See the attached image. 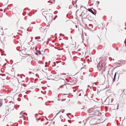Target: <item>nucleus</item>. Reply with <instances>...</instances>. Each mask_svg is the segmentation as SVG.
Wrapping results in <instances>:
<instances>
[{
  "instance_id": "f257e3e1",
  "label": "nucleus",
  "mask_w": 126,
  "mask_h": 126,
  "mask_svg": "<svg viewBox=\"0 0 126 126\" xmlns=\"http://www.w3.org/2000/svg\"><path fill=\"white\" fill-rule=\"evenodd\" d=\"M88 111L89 114L91 115V117L99 116L100 114L99 108L97 107L96 106L88 109Z\"/></svg>"
},
{
  "instance_id": "f03ea898",
  "label": "nucleus",
  "mask_w": 126,
  "mask_h": 126,
  "mask_svg": "<svg viewBox=\"0 0 126 126\" xmlns=\"http://www.w3.org/2000/svg\"><path fill=\"white\" fill-rule=\"evenodd\" d=\"M90 123L91 125H94L99 124V120L94 118H92L90 121Z\"/></svg>"
},
{
  "instance_id": "7ed1b4c3",
  "label": "nucleus",
  "mask_w": 126,
  "mask_h": 126,
  "mask_svg": "<svg viewBox=\"0 0 126 126\" xmlns=\"http://www.w3.org/2000/svg\"><path fill=\"white\" fill-rule=\"evenodd\" d=\"M45 16L47 20H49L52 18V16H51V15L49 13L47 15H45Z\"/></svg>"
},
{
  "instance_id": "20e7f679",
  "label": "nucleus",
  "mask_w": 126,
  "mask_h": 126,
  "mask_svg": "<svg viewBox=\"0 0 126 126\" xmlns=\"http://www.w3.org/2000/svg\"><path fill=\"white\" fill-rule=\"evenodd\" d=\"M100 63H99L98 65H97L98 68L99 70L100 69H101V68H102V67L103 66L104 64V66H105V64L104 63L103 64V63H102L101 64V66H100Z\"/></svg>"
},
{
  "instance_id": "39448f33",
  "label": "nucleus",
  "mask_w": 126,
  "mask_h": 126,
  "mask_svg": "<svg viewBox=\"0 0 126 126\" xmlns=\"http://www.w3.org/2000/svg\"><path fill=\"white\" fill-rule=\"evenodd\" d=\"M49 12L48 11H44L42 13L43 15L44 16L45 15H47V14H49Z\"/></svg>"
},
{
  "instance_id": "423d86ee",
  "label": "nucleus",
  "mask_w": 126,
  "mask_h": 126,
  "mask_svg": "<svg viewBox=\"0 0 126 126\" xmlns=\"http://www.w3.org/2000/svg\"><path fill=\"white\" fill-rule=\"evenodd\" d=\"M89 12H91L92 14H93L95 15L96 13H95L94 11H93L91 9H88V10Z\"/></svg>"
},
{
  "instance_id": "0eeeda50",
  "label": "nucleus",
  "mask_w": 126,
  "mask_h": 126,
  "mask_svg": "<svg viewBox=\"0 0 126 126\" xmlns=\"http://www.w3.org/2000/svg\"><path fill=\"white\" fill-rule=\"evenodd\" d=\"M13 34L10 31H9L7 33V35L8 36H10L12 35Z\"/></svg>"
},
{
  "instance_id": "6e6552de",
  "label": "nucleus",
  "mask_w": 126,
  "mask_h": 126,
  "mask_svg": "<svg viewBox=\"0 0 126 126\" xmlns=\"http://www.w3.org/2000/svg\"><path fill=\"white\" fill-rule=\"evenodd\" d=\"M88 16L87 13L84 14L82 16V17L84 18H85Z\"/></svg>"
},
{
  "instance_id": "1a4fd4ad",
  "label": "nucleus",
  "mask_w": 126,
  "mask_h": 126,
  "mask_svg": "<svg viewBox=\"0 0 126 126\" xmlns=\"http://www.w3.org/2000/svg\"><path fill=\"white\" fill-rule=\"evenodd\" d=\"M80 93L79 94V96H84V94L83 93V92L82 91H80Z\"/></svg>"
},
{
  "instance_id": "9d476101",
  "label": "nucleus",
  "mask_w": 126,
  "mask_h": 126,
  "mask_svg": "<svg viewBox=\"0 0 126 126\" xmlns=\"http://www.w3.org/2000/svg\"><path fill=\"white\" fill-rule=\"evenodd\" d=\"M123 74V73L121 72H120L119 73V77H121L122 76V75Z\"/></svg>"
},
{
  "instance_id": "9b49d317",
  "label": "nucleus",
  "mask_w": 126,
  "mask_h": 126,
  "mask_svg": "<svg viewBox=\"0 0 126 126\" xmlns=\"http://www.w3.org/2000/svg\"><path fill=\"white\" fill-rule=\"evenodd\" d=\"M59 76H58L56 74H55L54 75V77H55V79H57L58 78V77Z\"/></svg>"
},
{
  "instance_id": "f8f14e48",
  "label": "nucleus",
  "mask_w": 126,
  "mask_h": 126,
  "mask_svg": "<svg viewBox=\"0 0 126 126\" xmlns=\"http://www.w3.org/2000/svg\"><path fill=\"white\" fill-rule=\"evenodd\" d=\"M116 73H115V75H114V79H113V81L114 82V81L115 80V78H116Z\"/></svg>"
},
{
  "instance_id": "ddd939ff",
  "label": "nucleus",
  "mask_w": 126,
  "mask_h": 126,
  "mask_svg": "<svg viewBox=\"0 0 126 126\" xmlns=\"http://www.w3.org/2000/svg\"><path fill=\"white\" fill-rule=\"evenodd\" d=\"M2 102L1 100H0V107H1L2 105Z\"/></svg>"
},
{
  "instance_id": "4468645a",
  "label": "nucleus",
  "mask_w": 126,
  "mask_h": 126,
  "mask_svg": "<svg viewBox=\"0 0 126 126\" xmlns=\"http://www.w3.org/2000/svg\"><path fill=\"white\" fill-rule=\"evenodd\" d=\"M125 43L126 44V39L125 41Z\"/></svg>"
},
{
  "instance_id": "2eb2a0df",
  "label": "nucleus",
  "mask_w": 126,
  "mask_h": 126,
  "mask_svg": "<svg viewBox=\"0 0 126 126\" xmlns=\"http://www.w3.org/2000/svg\"><path fill=\"white\" fill-rule=\"evenodd\" d=\"M6 111H7V112L8 111H9V110H6Z\"/></svg>"
},
{
  "instance_id": "dca6fc26",
  "label": "nucleus",
  "mask_w": 126,
  "mask_h": 126,
  "mask_svg": "<svg viewBox=\"0 0 126 126\" xmlns=\"http://www.w3.org/2000/svg\"><path fill=\"white\" fill-rule=\"evenodd\" d=\"M90 87V86H89V85H88V87Z\"/></svg>"
}]
</instances>
